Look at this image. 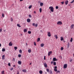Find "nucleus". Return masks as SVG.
I'll list each match as a JSON object with an SVG mask.
<instances>
[{
	"mask_svg": "<svg viewBox=\"0 0 74 74\" xmlns=\"http://www.w3.org/2000/svg\"><path fill=\"white\" fill-rule=\"evenodd\" d=\"M49 9H50V10L51 12H53V7L52 6L50 7H49Z\"/></svg>",
	"mask_w": 74,
	"mask_h": 74,
	"instance_id": "1",
	"label": "nucleus"
},
{
	"mask_svg": "<svg viewBox=\"0 0 74 74\" xmlns=\"http://www.w3.org/2000/svg\"><path fill=\"white\" fill-rule=\"evenodd\" d=\"M57 25H62V21H59L57 22Z\"/></svg>",
	"mask_w": 74,
	"mask_h": 74,
	"instance_id": "2",
	"label": "nucleus"
},
{
	"mask_svg": "<svg viewBox=\"0 0 74 74\" xmlns=\"http://www.w3.org/2000/svg\"><path fill=\"white\" fill-rule=\"evenodd\" d=\"M32 25L33 26H35L36 27H37L38 26V24H36L35 25V23H33Z\"/></svg>",
	"mask_w": 74,
	"mask_h": 74,
	"instance_id": "3",
	"label": "nucleus"
},
{
	"mask_svg": "<svg viewBox=\"0 0 74 74\" xmlns=\"http://www.w3.org/2000/svg\"><path fill=\"white\" fill-rule=\"evenodd\" d=\"M47 36H49V37H51V34L50 32H47Z\"/></svg>",
	"mask_w": 74,
	"mask_h": 74,
	"instance_id": "4",
	"label": "nucleus"
},
{
	"mask_svg": "<svg viewBox=\"0 0 74 74\" xmlns=\"http://www.w3.org/2000/svg\"><path fill=\"white\" fill-rule=\"evenodd\" d=\"M67 67V64H66L64 65V68L66 69Z\"/></svg>",
	"mask_w": 74,
	"mask_h": 74,
	"instance_id": "5",
	"label": "nucleus"
},
{
	"mask_svg": "<svg viewBox=\"0 0 74 74\" xmlns=\"http://www.w3.org/2000/svg\"><path fill=\"white\" fill-rule=\"evenodd\" d=\"M44 66L45 67H47V63H45L44 64Z\"/></svg>",
	"mask_w": 74,
	"mask_h": 74,
	"instance_id": "6",
	"label": "nucleus"
},
{
	"mask_svg": "<svg viewBox=\"0 0 74 74\" xmlns=\"http://www.w3.org/2000/svg\"><path fill=\"white\" fill-rule=\"evenodd\" d=\"M52 54V51H51L49 52L48 53V56H50V55H51Z\"/></svg>",
	"mask_w": 74,
	"mask_h": 74,
	"instance_id": "7",
	"label": "nucleus"
},
{
	"mask_svg": "<svg viewBox=\"0 0 74 74\" xmlns=\"http://www.w3.org/2000/svg\"><path fill=\"white\" fill-rule=\"evenodd\" d=\"M31 20H30V19H29V18H28L27 19V22L28 23H29V22H30Z\"/></svg>",
	"mask_w": 74,
	"mask_h": 74,
	"instance_id": "8",
	"label": "nucleus"
},
{
	"mask_svg": "<svg viewBox=\"0 0 74 74\" xmlns=\"http://www.w3.org/2000/svg\"><path fill=\"white\" fill-rule=\"evenodd\" d=\"M18 64H20V65H21L22 64V62L21 61H19L18 62Z\"/></svg>",
	"mask_w": 74,
	"mask_h": 74,
	"instance_id": "9",
	"label": "nucleus"
},
{
	"mask_svg": "<svg viewBox=\"0 0 74 74\" xmlns=\"http://www.w3.org/2000/svg\"><path fill=\"white\" fill-rule=\"evenodd\" d=\"M69 1H66L65 2V4L66 5H67L68 4V2Z\"/></svg>",
	"mask_w": 74,
	"mask_h": 74,
	"instance_id": "10",
	"label": "nucleus"
},
{
	"mask_svg": "<svg viewBox=\"0 0 74 74\" xmlns=\"http://www.w3.org/2000/svg\"><path fill=\"white\" fill-rule=\"evenodd\" d=\"M60 38H61V39H60L61 41H63L64 40V39H63V37H61Z\"/></svg>",
	"mask_w": 74,
	"mask_h": 74,
	"instance_id": "11",
	"label": "nucleus"
},
{
	"mask_svg": "<svg viewBox=\"0 0 74 74\" xmlns=\"http://www.w3.org/2000/svg\"><path fill=\"white\" fill-rule=\"evenodd\" d=\"M24 72V73H26L27 71L26 69H23L22 70Z\"/></svg>",
	"mask_w": 74,
	"mask_h": 74,
	"instance_id": "12",
	"label": "nucleus"
},
{
	"mask_svg": "<svg viewBox=\"0 0 74 74\" xmlns=\"http://www.w3.org/2000/svg\"><path fill=\"white\" fill-rule=\"evenodd\" d=\"M70 47V44L69 43V42L68 43V44L67 45V48H69Z\"/></svg>",
	"mask_w": 74,
	"mask_h": 74,
	"instance_id": "13",
	"label": "nucleus"
},
{
	"mask_svg": "<svg viewBox=\"0 0 74 74\" xmlns=\"http://www.w3.org/2000/svg\"><path fill=\"white\" fill-rule=\"evenodd\" d=\"M74 24H72L71 26V29H73V27H74Z\"/></svg>",
	"mask_w": 74,
	"mask_h": 74,
	"instance_id": "14",
	"label": "nucleus"
},
{
	"mask_svg": "<svg viewBox=\"0 0 74 74\" xmlns=\"http://www.w3.org/2000/svg\"><path fill=\"white\" fill-rule=\"evenodd\" d=\"M44 44L43 43H42L40 44V46L41 47H43V46H44Z\"/></svg>",
	"mask_w": 74,
	"mask_h": 74,
	"instance_id": "15",
	"label": "nucleus"
},
{
	"mask_svg": "<svg viewBox=\"0 0 74 74\" xmlns=\"http://www.w3.org/2000/svg\"><path fill=\"white\" fill-rule=\"evenodd\" d=\"M9 46H12V43H11V42H10L9 43Z\"/></svg>",
	"mask_w": 74,
	"mask_h": 74,
	"instance_id": "16",
	"label": "nucleus"
},
{
	"mask_svg": "<svg viewBox=\"0 0 74 74\" xmlns=\"http://www.w3.org/2000/svg\"><path fill=\"white\" fill-rule=\"evenodd\" d=\"M4 58H5V55H3L2 56V59L3 60L4 59Z\"/></svg>",
	"mask_w": 74,
	"mask_h": 74,
	"instance_id": "17",
	"label": "nucleus"
},
{
	"mask_svg": "<svg viewBox=\"0 0 74 74\" xmlns=\"http://www.w3.org/2000/svg\"><path fill=\"white\" fill-rule=\"evenodd\" d=\"M43 4H44V3H40V6H41V7L43 5Z\"/></svg>",
	"mask_w": 74,
	"mask_h": 74,
	"instance_id": "18",
	"label": "nucleus"
},
{
	"mask_svg": "<svg viewBox=\"0 0 74 74\" xmlns=\"http://www.w3.org/2000/svg\"><path fill=\"white\" fill-rule=\"evenodd\" d=\"M56 58H53V60H52L53 61H56Z\"/></svg>",
	"mask_w": 74,
	"mask_h": 74,
	"instance_id": "19",
	"label": "nucleus"
},
{
	"mask_svg": "<svg viewBox=\"0 0 74 74\" xmlns=\"http://www.w3.org/2000/svg\"><path fill=\"white\" fill-rule=\"evenodd\" d=\"M49 73L50 74H52V70H50Z\"/></svg>",
	"mask_w": 74,
	"mask_h": 74,
	"instance_id": "20",
	"label": "nucleus"
},
{
	"mask_svg": "<svg viewBox=\"0 0 74 74\" xmlns=\"http://www.w3.org/2000/svg\"><path fill=\"white\" fill-rule=\"evenodd\" d=\"M39 73L40 74H42V71H39Z\"/></svg>",
	"mask_w": 74,
	"mask_h": 74,
	"instance_id": "21",
	"label": "nucleus"
},
{
	"mask_svg": "<svg viewBox=\"0 0 74 74\" xmlns=\"http://www.w3.org/2000/svg\"><path fill=\"white\" fill-rule=\"evenodd\" d=\"M54 37H55V38H56V39H57L58 37V36H57V35H55L54 36Z\"/></svg>",
	"mask_w": 74,
	"mask_h": 74,
	"instance_id": "22",
	"label": "nucleus"
},
{
	"mask_svg": "<svg viewBox=\"0 0 74 74\" xmlns=\"http://www.w3.org/2000/svg\"><path fill=\"white\" fill-rule=\"evenodd\" d=\"M5 48L3 49H2V52H5Z\"/></svg>",
	"mask_w": 74,
	"mask_h": 74,
	"instance_id": "23",
	"label": "nucleus"
},
{
	"mask_svg": "<svg viewBox=\"0 0 74 74\" xmlns=\"http://www.w3.org/2000/svg\"><path fill=\"white\" fill-rule=\"evenodd\" d=\"M40 38H38L37 39V42H38V41H40Z\"/></svg>",
	"mask_w": 74,
	"mask_h": 74,
	"instance_id": "24",
	"label": "nucleus"
},
{
	"mask_svg": "<svg viewBox=\"0 0 74 74\" xmlns=\"http://www.w3.org/2000/svg\"><path fill=\"white\" fill-rule=\"evenodd\" d=\"M47 70V72H48V73H49V69H46Z\"/></svg>",
	"mask_w": 74,
	"mask_h": 74,
	"instance_id": "25",
	"label": "nucleus"
},
{
	"mask_svg": "<svg viewBox=\"0 0 74 74\" xmlns=\"http://www.w3.org/2000/svg\"><path fill=\"white\" fill-rule=\"evenodd\" d=\"M40 12H41L42 11V8H40L39 9Z\"/></svg>",
	"mask_w": 74,
	"mask_h": 74,
	"instance_id": "26",
	"label": "nucleus"
},
{
	"mask_svg": "<svg viewBox=\"0 0 74 74\" xmlns=\"http://www.w3.org/2000/svg\"><path fill=\"white\" fill-rule=\"evenodd\" d=\"M26 32H27V29H25L24 30V33H26Z\"/></svg>",
	"mask_w": 74,
	"mask_h": 74,
	"instance_id": "27",
	"label": "nucleus"
},
{
	"mask_svg": "<svg viewBox=\"0 0 74 74\" xmlns=\"http://www.w3.org/2000/svg\"><path fill=\"white\" fill-rule=\"evenodd\" d=\"M32 5H30L29 7V9H30V8H32Z\"/></svg>",
	"mask_w": 74,
	"mask_h": 74,
	"instance_id": "28",
	"label": "nucleus"
},
{
	"mask_svg": "<svg viewBox=\"0 0 74 74\" xmlns=\"http://www.w3.org/2000/svg\"><path fill=\"white\" fill-rule=\"evenodd\" d=\"M56 62H53V65L56 66Z\"/></svg>",
	"mask_w": 74,
	"mask_h": 74,
	"instance_id": "29",
	"label": "nucleus"
},
{
	"mask_svg": "<svg viewBox=\"0 0 74 74\" xmlns=\"http://www.w3.org/2000/svg\"><path fill=\"white\" fill-rule=\"evenodd\" d=\"M17 26H18V27H21V26H20V25H19V24H17Z\"/></svg>",
	"mask_w": 74,
	"mask_h": 74,
	"instance_id": "30",
	"label": "nucleus"
},
{
	"mask_svg": "<svg viewBox=\"0 0 74 74\" xmlns=\"http://www.w3.org/2000/svg\"><path fill=\"white\" fill-rule=\"evenodd\" d=\"M31 49H30L28 50V52H29V53H30V52H31Z\"/></svg>",
	"mask_w": 74,
	"mask_h": 74,
	"instance_id": "31",
	"label": "nucleus"
},
{
	"mask_svg": "<svg viewBox=\"0 0 74 74\" xmlns=\"http://www.w3.org/2000/svg\"><path fill=\"white\" fill-rule=\"evenodd\" d=\"M19 52L20 53H22V50L20 49L19 50Z\"/></svg>",
	"mask_w": 74,
	"mask_h": 74,
	"instance_id": "32",
	"label": "nucleus"
},
{
	"mask_svg": "<svg viewBox=\"0 0 74 74\" xmlns=\"http://www.w3.org/2000/svg\"><path fill=\"white\" fill-rule=\"evenodd\" d=\"M70 41V42H73V38H71Z\"/></svg>",
	"mask_w": 74,
	"mask_h": 74,
	"instance_id": "33",
	"label": "nucleus"
},
{
	"mask_svg": "<svg viewBox=\"0 0 74 74\" xmlns=\"http://www.w3.org/2000/svg\"><path fill=\"white\" fill-rule=\"evenodd\" d=\"M28 34H31V33H32V32H31V31H28Z\"/></svg>",
	"mask_w": 74,
	"mask_h": 74,
	"instance_id": "34",
	"label": "nucleus"
},
{
	"mask_svg": "<svg viewBox=\"0 0 74 74\" xmlns=\"http://www.w3.org/2000/svg\"><path fill=\"white\" fill-rule=\"evenodd\" d=\"M10 20L11 22H12V21H13V19H12V17L11 18Z\"/></svg>",
	"mask_w": 74,
	"mask_h": 74,
	"instance_id": "35",
	"label": "nucleus"
},
{
	"mask_svg": "<svg viewBox=\"0 0 74 74\" xmlns=\"http://www.w3.org/2000/svg\"><path fill=\"white\" fill-rule=\"evenodd\" d=\"M14 48L15 50L17 49V47H14Z\"/></svg>",
	"mask_w": 74,
	"mask_h": 74,
	"instance_id": "36",
	"label": "nucleus"
},
{
	"mask_svg": "<svg viewBox=\"0 0 74 74\" xmlns=\"http://www.w3.org/2000/svg\"><path fill=\"white\" fill-rule=\"evenodd\" d=\"M64 49V48H63V47H61V51H63V50Z\"/></svg>",
	"mask_w": 74,
	"mask_h": 74,
	"instance_id": "37",
	"label": "nucleus"
},
{
	"mask_svg": "<svg viewBox=\"0 0 74 74\" xmlns=\"http://www.w3.org/2000/svg\"><path fill=\"white\" fill-rule=\"evenodd\" d=\"M18 57H19V58H21V55L19 54L18 55Z\"/></svg>",
	"mask_w": 74,
	"mask_h": 74,
	"instance_id": "38",
	"label": "nucleus"
},
{
	"mask_svg": "<svg viewBox=\"0 0 74 74\" xmlns=\"http://www.w3.org/2000/svg\"><path fill=\"white\" fill-rule=\"evenodd\" d=\"M56 9H58V8H59V7H58V6H56Z\"/></svg>",
	"mask_w": 74,
	"mask_h": 74,
	"instance_id": "39",
	"label": "nucleus"
},
{
	"mask_svg": "<svg viewBox=\"0 0 74 74\" xmlns=\"http://www.w3.org/2000/svg\"><path fill=\"white\" fill-rule=\"evenodd\" d=\"M54 70L55 71H58V69H54Z\"/></svg>",
	"mask_w": 74,
	"mask_h": 74,
	"instance_id": "40",
	"label": "nucleus"
},
{
	"mask_svg": "<svg viewBox=\"0 0 74 74\" xmlns=\"http://www.w3.org/2000/svg\"><path fill=\"white\" fill-rule=\"evenodd\" d=\"M1 74L4 73V71H3L1 72Z\"/></svg>",
	"mask_w": 74,
	"mask_h": 74,
	"instance_id": "41",
	"label": "nucleus"
},
{
	"mask_svg": "<svg viewBox=\"0 0 74 74\" xmlns=\"http://www.w3.org/2000/svg\"><path fill=\"white\" fill-rule=\"evenodd\" d=\"M12 61H13V62H14L15 60V58H13V59L12 60Z\"/></svg>",
	"mask_w": 74,
	"mask_h": 74,
	"instance_id": "42",
	"label": "nucleus"
},
{
	"mask_svg": "<svg viewBox=\"0 0 74 74\" xmlns=\"http://www.w3.org/2000/svg\"><path fill=\"white\" fill-rule=\"evenodd\" d=\"M2 16L3 17H4V13H3L2 14Z\"/></svg>",
	"mask_w": 74,
	"mask_h": 74,
	"instance_id": "43",
	"label": "nucleus"
},
{
	"mask_svg": "<svg viewBox=\"0 0 74 74\" xmlns=\"http://www.w3.org/2000/svg\"><path fill=\"white\" fill-rule=\"evenodd\" d=\"M13 69H14V68H12L11 69H10V71H12V70H13Z\"/></svg>",
	"mask_w": 74,
	"mask_h": 74,
	"instance_id": "44",
	"label": "nucleus"
},
{
	"mask_svg": "<svg viewBox=\"0 0 74 74\" xmlns=\"http://www.w3.org/2000/svg\"><path fill=\"white\" fill-rule=\"evenodd\" d=\"M61 3H62V4H64V1L61 2Z\"/></svg>",
	"mask_w": 74,
	"mask_h": 74,
	"instance_id": "45",
	"label": "nucleus"
},
{
	"mask_svg": "<svg viewBox=\"0 0 74 74\" xmlns=\"http://www.w3.org/2000/svg\"><path fill=\"white\" fill-rule=\"evenodd\" d=\"M29 18H31V17H32V16H31V14H29Z\"/></svg>",
	"mask_w": 74,
	"mask_h": 74,
	"instance_id": "46",
	"label": "nucleus"
},
{
	"mask_svg": "<svg viewBox=\"0 0 74 74\" xmlns=\"http://www.w3.org/2000/svg\"><path fill=\"white\" fill-rule=\"evenodd\" d=\"M74 0L72 1L71 2V3H74Z\"/></svg>",
	"mask_w": 74,
	"mask_h": 74,
	"instance_id": "47",
	"label": "nucleus"
},
{
	"mask_svg": "<svg viewBox=\"0 0 74 74\" xmlns=\"http://www.w3.org/2000/svg\"><path fill=\"white\" fill-rule=\"evenodd\" d=\"M8 65L9 66H11V64H10V63H9L8 64Z\"/></svg>",
	"mask_w": 74,
	"mask_h": 74,
	"instance_id": "48",
	"label": "nucleus"
},
{
	"mask_svg": "<svg viewBox=\"0 0 74 74\" xmlns=\"http://www.w3.org/2000/svg\"><path fill=\"white\" fill-rule=\"evenodd\" d=\"M2 32V29L1 28L0 29V32Z\"/></svg>",
	"mask_w": 74,
	"mask_h": 74,
	"instance_id": "49",
	"label": "nucleus"
},
{
	"mask_svg": "<svg viewBox=\"0 0 74 74\" xmlns=\"http://www.w3.org/2000/svg\"><path fill=\"white\" fill-rule=\"evenodd\" d=\"M34 44L35 46H36V43L35 42H34Z\"/></svg>",
	"mask_w": 74,
	"mask_h": 74,
	"instance_id": "50",
	"label": "nucleus"
},
{
	"mask_svg": "<svg viewBox=\"0 0 74 74\" xmlns=\"http://www.w3.org/2000/svg\"><path fill=\"white\" fill-rule=\"evenodd\" d=\"M45 59H46V58L45 57V56H44V60H45Z\"/></svg>",
	"mask_w": 74,
	"mask_h": 74,
	"instance_id": "51",
	"label": "nucleus"
},
{
	"mask_svg": "<svg viewBox=\"0 0 74 74\" xmlns=\"http://www.w3.org/2000/svg\"><path fill=\"white\" fill-rule=\"evenodd\" d=\"M72 60H73V59H71L70 60V62H72Z\"/></svg>",
	"mask_w": 74,
	"mask_h": 74,
	"instance_id": "52",
	"label": "nucleus"
},
{
	"mask_svg": "<svg viewBox=\"0 0 74 74\" xmlns=\"http://www.w3.org/2000/svg\"><path fill=\"white\" fill-rule=\"evenodd\" d=\"M55 69H57V66H56L54 67Z\"/></svg>",
	"mask_w": 74,
	"mask_h": 74,
	"instance_id": "53",
	"label": "nucleus"
},
{
	"mask_svg": "<svg viewBox=\"0 0 74 74\" xmlns=\"http://www.w3.org/2000/svg\"><path fill=\"white\" fill-rule=\"evenodd\" d=\"M57 73H60V71H58L57 72Z\"/></svg>",
	"mask_w": 74,
	"mask_h": 74,
	"instance_id": "54",
	"label": "nucleus"
},
{
	"mask_svg": "<svg viewBox=\"0 0 74 74\" xmlns=\"http://www.w3.org/2000/svg\"><path fill=\"white\" fill-rule=\"evenodd\" d=\"M53 61H52V62H51V64H53Z\"/></svg>",
	"mask_w": 74,
	"mask_h": 74,
	"instance_id": "55",
	"label": "nucleus"
},
{
	"mask_svg": "<svg viewBox=\"0 0 74 74\" xmlns=\"http://www.w3.org/2000/svg\"><path fill=\"white\" fill-rule=\"evenodd\" d=\"M34 14H36V12L35 11H34Z\"/></svg>",
	"mask_w": 74,
	"mask_h": 74,
	"instance_id": "56",
	"label": "nucleus"
},
{
	"mask_svg": "<svg viewBox=\"0 0 74 74\" xmlns=\"http://www.w3.org/2000/svg\"><path fill=\"white\" fill-rule=\"evenodd\" d=\"M1 44L0 43V47H1Z\"/></svg>",
	"mask_w": 74,
	"mask_h": 74,
	"instance_id": "57",
	"label": "nucleus"
},
{
	"mask_svg": "<svg viewBox=\"0 0 74 74\" xmlns=\"http://www.w3.org/2000/svg\"><path fill=\"white\" fill-rule=\"evenodd\" d=\"M23 0H20V1H23Z\"/></svg>",
	"mask_w": 74,
	"mask_h": 74,
	"instance_id": "58",
	"label": "nucleus"
},
{
	"mask_svg": "<svg viewBox=\"0 0 74 74\" xmlns=\"http://www.w3.org/2000/svg\"><path fill=\"white\" fill-rule=\"evenodd\" d=\"M21 36H22V34H21Z\"/></svg>",
	"mask_w": 74,
	"mask_h": 74,
	"instance_id": "59",
	"label": "nucleus"
},
{
	"mask_svg": "<svg viewBox=\"0 0 74 74\" xmlns=\"http://www.w3.org/2000/svg\"><path fill=\"white\" fill-rule=\"evenodd\" d=\"M40 32H41V33H42V30H41Z\"/></svg>",
	"mask_w": 74,
	"mask_h": 74,
	"instance_id": "60",
	"label": "nucleus"
},
{
	"mask_svg": "<svg viewBox=\"0 0 74 74\" xmlns=\"http://www.w3.org/2000/svg\"><path fill=\"white\" fill-rule=\"evenodd\" d=\"M31 64H32V63H31L29 64V65H31Z\"/></svg>",
	"mask_w": 74,
	"mask_h": 74,
	"instance_id": "61",
	"label": "nucleus"
},
{
	"mask_svg": "<svg viewBox=\"0 0 74 74\" xmlns=\"http://www.w3.org/2000/svg\"><path fill=\"white\" fill-rule=\"evenodd\" d=\"M58 60V59H56V61H57Z\"/></svg>",
	"mask_w": 74,
	"mask_h": 74,
	"instance_id": "62",
	"label": "nucleus"
},
{
	"mask_svg": "<svg viewBox=\"0 0 74 74\" xmlns=\"http://www.w3.org/2000/svg\"><path fill=\"white\" fill-rule=\"evenodd\" d=\"M14 67H15V65H14Z\"/></svg>",
	"mask_w": 74,
	"mask_h": 74,
	"instance_id": "63",
	"label": "nucleus"
},
{
	"mask_svg": "<svg viewBox=\"0 0 74 74\" xmlns=\"http://www.w3.org/2000/svg\"><path fill=\"white\" fill-rule=\"evenodd\" d=\"M1 74H4V73H1Z\"/></svg>",
	"mask_w": 74,
	"mask_h": 74,
	"instance_id": "64",
	"label": "nucleus"
}]
</instances>
